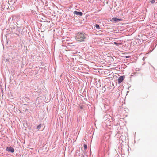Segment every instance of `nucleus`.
I'll return each mask as SVG.
<instances>
[{
    "label": "nucleus",
    "mask_w": 157,
    "mask_h": 157,
    "mask_svg": "<svg viewBox=\"0 0 157 157\" xmlns=\"http://www.w3.org/2000/svg\"><path fill=\"white\" fill-rule=\"evenodd\" d=\"M155 0H150V2L152 3H155Z\"/></svg>",
    "instance_id": "obj_10"
},
{
    "label": "nucleus",
    "mask_w": 157,
    "mask_h": 157,
    "mask_svg": "<svg viewBox=\"0 0 157 157\" xmlns=\"http://www.w3.org/2000/svg\"><path fill=\"white\" fill-rule=\"evenodd\" d=\"M95 27L96 28L98 29H100V26L98 24H96V25H95Z\"/></svg>",
    "instance_id": "obj_7"
},
{
    "label": "nucleus",
    "mask_w": 157,
    "mask_h": 157,
    "mask_svg": "<svg viewBox=\"0 0 157 157\" xmlns=\"http://www.w3.org/2000/svg\"><path fill=\"white\" fill-rule=\"evenodd\" d=\"M122 19H121L117 18V17H113L111 21H114L116 22H117L121 21Z\"/></svg>",
    "instance_id": "obj_4"
},
{
    "label": "nucleus",
    "mask_w": 157,
    "mask_h": 157,
    "mask_svg": "<svg viewBox=\"0 0 157 157\" xmlns=\"http://www.w3.org/2000/svg\"><path fill=\"white\" fill-rule=\"evenodd\" d=\"M74 14H76L77 15L82 16L83 15V13L81 12L77 11H75L74 12Z\"/></svg>",
    "instance_id": "obj_5"
},
{
    "label": "nucleus",
    "mask_w": 157,
    "mask_h": 157,
    "mask_svg": "<svg viewBox=\"0 0 157 157\" xmlns=\"http://www.w3.org/2000/svg\"><path fill=\"white\" fill-rule=\"evenodd\" d=\"M80 108H81V109H82V106H81L80 107Z\"/></svg>",
    "instance_id": "obj_15"
},
{
    "label": "nucleus",
    "mask_w": 157,
    "mask_h": 157,
    "mask_svg": "<svg viewBox=\"0 0 157 157\" xmlns=\"http://www.w3.org/2000/svg\"><path fill=\"white\" fill-rule=\"evenodd\" d=\"M6 150L11 153H13L14 151V148L11 146L7 147Z\"/></svg>",
    "instance_id": "obj_2"
},
{
    "label": "nucleus",
    "mask_w": 157,
    "mask_h": 157,
    "mask_svg": "<svg viewBox=\"0 0 157 157\" xmlns=\"http://www.w3.org/2000/svg\"><path fill=\"white\" fill-rule=\"evenodd\" d=\"M6 61L7 62H8L9 61V60L7 59H6Z\"/></svg>",
    "instance_id": "obj_14"
},
{
    "label": "nucleus",
    "mask_w": 157,
    "mask_h": 157,
    "mask_svg": "<svg viewBox=\"0 0 157 157\" xmlns=\"http://www.w3.org/2000/svg\"><path fill=\"white\" fill-rule=\"evenodd\" d=\"M79 152V150H77L76 151V153H78Z\"/></svg>",
    "instance_id": "obj_13"
},
{
    "label": "nucleus",
    "mask_w": 157,
    "mask_h": 157,
    "mask_svg": "<svg viewBox=\"0 0 157 157\" xmlns=\"http://www.w3.org/2000/svg\"><path fill=\"white\" fill-rule=\"evenodd\" d=\"M73 43H71L70 44H68V47L69 48V47H72L73 46H74L73 45Z\"/></svg>",
    "instance_id": "obj_8"
},
{
    "label": "nucleus",
    "mask_w": 157,
    "mask_h": 157,
    "mask_svg": "<svg viewBox=\"0 0 157 157\" xmlns=\"http://www.w3.org/2000/svg\"><path fill=\"white\" fill-rule=\"evenodd\" d=\"M114 44H115L116 45H117V46H118L120 44V43H117V42H114Z\"/></svg>",
    "instance_id": "obj_11"
},
{
    "label": "nucleus",
    "mask_w": 157,
    "mask_h": 157,
    "mask_svg": "<svg viewBox=\"0 0 157 157\" xmlns=\"http://www.w3.org/2000/svg\"><path fill=\"white\" fill-rule=\"evenodd\" d=\"M86 38L84 34L82 33H78L76 37L77 40L79 42L83 41L84 39Z\"/></svg>",
    "instance_id": "obj_1"
},
{
    "label": "nucleus",
    "mask_w": 157,
    "mask_h": 157,
    "mask_svg": "<svg viewBox=\"0 0 157 157\" xmlns=\"http://www.w3.org/2000/svg\"><path fill=\"white\" fill-rule=\"evenodd\" d=\"M125 76L124 75L120 76L118 78L117 81L119 83H121L124 80Z\"/></svg>",
    "instance_id": "obj_3"
},
{
    "label": "nucleus",
    "mask_w": 157,
    "mask_h": 157,
    "mask_svg": "<svg viewBox=\"0 0 157 157\" xmlns=\"http://www.w3.org/2000/svg\"><path fill=\"white\" fill-rule=\"evenodd\" d=\"M43 126V124H40L37 127L36 129H37V130H39L41 128V127Z\"/></svg>",
    "instance_id": "obj_6"
},
{
    "label": "nucleus",
    "mask_w": 157,
    "mask_h": 157,
    "mask_svg": "<svg viewBox=\"0 0 157 157\" xmlns=\"http://www.w3.org/2000/svg\"><path fill=\"white\" fill-rule=\"evenodd\" d=\"M84 147L85 149H87V146L86 144H84Z\"/></svg>",
    "instance_id": "obj_9"
},
{
    "label": "nucleus",
    "mask_w": 157,
    "mask_h": 157,
    "mask_svg": "<svg viewBox=\"0 0 157 157\" xmlns=\"http://www.w3.org/2000/svg\"><path fill=\"white\" fill-rule=\"evenodd\" d=\"M130 57L129 56H126L125 57L126 58H129Z\"/></svg>",
    "instance_id": "obj_12"
}]
</instances>
